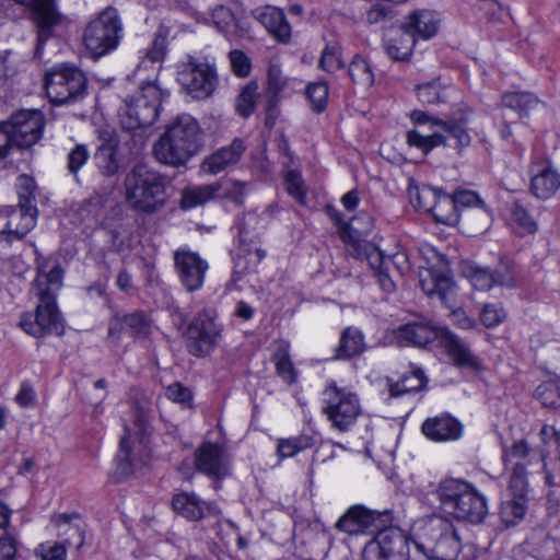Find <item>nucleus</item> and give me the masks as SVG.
<instances>
[{
	"mask_svg": "<svg viewBox=\"0 0 560 560\" xmlns=\"http://www.w3.org/2000/svg\"><path fill=\"white\" fill-rule=\"evenodd\" d=\"M63 271L56 261L46 260L38 265L32 292L38 299L36 313L25 315L21 320L23 330L36 338L47 334L61 335L63 324L56 304V295L62 285Z\"/></svg>",
	"mask_w": 560,
	"mask_h": 560,
	"instance_id": "1",
	"label": "nucleus"
},
{
	"mask_svg": "<svg viewBox=\"0 0 560 560\" xmlns=\"http://www.w3.org/2000/svg\"><path fill=\"white\" fill-rule=\"evenodd\" d=\"M201 147V129L190 115H180L167 126L154 143L155 159L171 166H182L194 156Z\"/></svg>",
	"mask_w": 560,
	"mask_h": 560,
	"instance_id": "2",
	"label": "nucleus"
},
{
	"mask_svg": "<svg viewBox=\"0 0 560 560\" xmlns=\"http://www.w3.org/2000/svg\"><path fill=\"white\" fill-rule=\"evenodd\" d=\"M413 541L418 550L436 560H453L458 553L459 541L453 524L432 515L417 521L412 527Z\"/></svg>",
	"mask_w": 560,
	"mask_h": 560,
	"instance_id": "3",
	"label": "nucleus"
},
{
	"mask_svg": "<svg viewBox=\"0 0 560 560\" xmlns=\"http://www.w3.org/2000/svg\"><path fill=\"white\" fill-rule=\"evenodd\" d=\"M126 201L130 208L154 213L165 205L163 176L143 164L136 165L125 179Z\"/></svg>",
	"mask_w": 560,
	"mask_h": 560,
	"instance_id": "4",
	"label": "nucleus"
},
{
	"mask_svg": "<svg viewBox=\"0 0 560 560\" xmlns=\"http://www.w3.org/2000/svg\"><path fill=\"white\" fill-rule=\"evenodd\" d=\"M168 96L156 83L148 82L140 90L122 100L119 108L121 126L127 130L152 125L158 116L162 101Z\"/></svg>",
	"mask_w": 560,
	"mask_h": 560,
	"instance_id": "5",
	"label": "nucleus"
},
{
	"mask_svg": "<svg viewBox=\"0 0 560 560\" xmlns=\"http://www.w3.org/2000/svg\"><path fill=\"white\" fill-rule=\"evenodd\" d=\"M126 434L120 440L119 451L115 458V471L113 478L119 481L132 472L137 460L143 462L148 457V438L151 427L143 411L135 412L132 424L125 425Z\"/></svg>",
	"mask_w": 560,
	"mask_h": 560,
	"instance_id": "6",
	"label": "nucleus"
},
{
	"mask_svg": "<svg viewBox=\"0 0 560 560\" xmlns=\"http://www.w3.org/2000/svg\"><path fill=\"white\" fill-rule=\"evenodd\" d=\"M121 33L117 11L106 8L84 27L82 44L92 58H100L118 46Z\"/></svg>",
	"mask_w": 560,
	"mask_h": 560,
	"instance_id": "7",
	"label": "nucleus"
},
{
	"mask_svg": "<svg viewBox=\"0 0 560 560\" xmlns=\"http://www.w3.org/2000/svg\"><path fill=\"white\" fill-rule=\"evenodd\" d=\"M373 229V218L368 213H362L352 218V257L357 260L368 262L377 278L383 291L390 293L395 290V283L383 270V254L371 242L363 240V236Z\"/></svg>",
	"mask_w": 560,
	"mask_h": 560,
	"instance_id": "8",
	"label": "nucleus"
},
{
	"mask_svg": "<svg viewBox=\"0 0 560 560\" xmlns=\"http://www.w3.org/2000/svg\"><path fill=\"white\" fill-rule=\"evenodd\" d=\"M177 81L194 98L210 96L218 86V74L213 59L189 56L177 67Z\"/></svg>",
	"mask_w": 560,
	"mask_h": 560,
	"instance_id": "9",
	"label": "nucleus"
},
{
	"mask_svg": "<svg viewBox=\"0 0 560 560\" xmlns=\"http://www.w3.org/2000/svg\"><path fill=\"white\" fill-rule=\"evenodd\" d=\"M86 83L82 70L75 66L61 63L46 73L45 91L51 103L65 104L82 97Z\"/></svg>",
	"mask_w": 560,
	"mask_h": 560,
	"instance_id": "10",
	"label": "nucleus"
},
{
	"mask_svg": "<svg viewBox=\"0 0 560 560\" xmlns=\"http://www.w3.org/2000/svg\"><path fill=\"white\" fill-rule=\"evenodd\" d=\"M408 540V536L399 527H385L364 546L361 559L409 560Z\"/></svg>",
	"mask_w": 560,
	"mask_h": 560,
	"instance_id": "11",
	"label": "nucleus"
},
{
	"mask_svg": "<svg viewBox=\"0 0 560 560\" xmlns=\"http://www.w3.org/2000/svg\"><path fill=\"white\" fill-rule=\"evenodd\" d=\"M442 508L459 520L481 523L488 514L487 499L480 492H439Z\"/></svg>",
	"mask_w": 560,
	"mask_h": 560,
	"instance_id": "12",
	"label": "nucleus"
},
{
	"mask_svg": "<svg viewBox=\"0 0 560 560\" xmlns=\"http://www.w3.org/2000/svg\"><path fill=\"white\" fill-rule=\"evenodd\" d=\"M186 336L191 354L202 357L212 351L221 336L214 313L208 310L200 312L189 324Z\"/></svg>",
	"mask_w": 560,
	"mask_h": 560,
	"instance_id": "13",
	"label": "nucleus"
},
{
	"mask_svg": "<svg viewBox=\"0 0 560 560\" xmlns=\"http://www.w3.org/2000/svg\"><path fill=\"white\" fill-rule=\"evenodd\" d=\"M16 3L31 9V19L37 30V54L44 44L55 35V28L62 22V15L57 11L55 0H14Z\"/></svg>",
	"mask_w": 560,
	"mask_h": 560,
	"instance_id": "14",
	"label": "nucleus"
},
{
	"mask_svg": "<svg viewBox=\"0 0 560 560\" xmlns=\"http://www.w3.org/2000/svg\"><path fill=\"white\" fill-rule=\"evenodd\" d=\"M44 128V117L39 110H21L11 117L8 135L11 143L27 148L36 143Z\"/></svg>",
	"mask_w": 560,
	"mask_h": 560,
	"instance_id": "15",
	"label": "nucleus"
},
{
	"mask_svg": "<svg viewBox=\"0 0 560 560\" xmlns=\"http://www.w3.org/2000/svg\"><path fill=\"white\" fill-rule=\"evenodd\" d=\"M175 269L187 291L199 290L205 281L209 265L199 254L189 249H178L174 254Z\"/></svg>",
	"mask_w": 560,
	"mask_h": 560,
	"instance_id": "16",
	"label": "nucleus"
},
{
	"mask_svg": "<svg viewBox=\"0 0 560 560\" xmlns=\"http://www.w3.org/2000/svg\"><path fill=\"white\" fill-rule=\"evenodd\" d=\"M443 327L428 319H419L400 325L393 330V337L399 346L424 348L433 341L440 342Z\"/></svg>",
	"mask_w": 560,
	"mask_h": 560,
	"instance_id": "17",
	"label": "nucleus"
},
{
	"mask_svg": "<svg viewBox=\"0 0 560 560\" xmlns=\"http://www.w3.org/2000/svg\"><path fill=\"white\" fill-rule=\"evenodd\" d=\"M198 470L213 479H223L230 475V456L221 444L203 443L195 454Z\"/></svg>",
	"mask_w": 560,
	"mask_h": 560,
	"instance_id": "18",
	"label": "nucleus"
},
{
	"mask_svg": "<svg viewBox=\"0 0 560 560\" xmlns=\"http://www.w3.org/2000/svg\"><path fill=\"white\" fill-rule=\"evenodd\" d=\"M530 192L540 200L550 199L560 189V174L550 161H535L529 166Z\"/></svg>",
	"mask_w": 560,
	"mask_h": 560,
	"instance_id": "19",
	"label": "nucleus"
},
{
	"mask_svg": "<svg viewBox=\"0 0 560 560\" xmlns=\"http://www.w3.org/2000/svg\"><path fill=\"white\" fill-rule=\"evenodd\" d=\"M5 229L0 231V244H11L22 240L36 224V206L20 205L8 211Z\"/></svg>",
	"mask_w": 560,
	"mask_h": 560,
	"instance_id": "20",
	"label": "nucleus"
},
{
	"mask_svg": "<svg viewBox=\"0 0 560 560\" xmlns=\"http://www.w3.org/2000/svg\"><path fill=\"white\" fill-rule=\"evenodd\" d=\"M420 287L429 295H436L448 307L455 305L456 290L448 271L428 268L420 271Z\"/></svg>",
	"mask_w": 560,
	"mask_h": 560,
	"instance_id": "21",
	"label": "nucleus"
},
{
	"mask_svg": "<svg viewBox=\"0 0 560 560\" xmlns=\"http://www.w3.org/2000/svg\"><path fill=\"white\" fill-rule=\"evenodd\" d=\"M98 141L94 162L104 176H113L119 170L117 149L119 140L115 131L103 129L98 131Z\"/></svg>",
	"mask_w": 560,
	"mask_h": 560,
	"instance_id": "22",
	"label": "nucleus"
},
{
	"mask_svg": "<svg viewBox=\"0 0 560 560\" xmlns=\"http://www.w3.org/2000/svg\"><path fill=\"white\" fill-rule=\"evenodd\" d=\"M245 149L244 141L236 138L229 145L208 155L201 163V171L210 175H217L238 163Z\"/></svg>",
	"mask_w": 560,
	"mask_h": 560,
	"instance_id": "23",
	"label": "nucleus"
},
{
	"mask_svg": "<svg viewBox=\"0 0 560 560\" xmlns=\"http://www.w3.org/2000/svg\"><path fill=\"white\" fill-rule=\"evenodd\" d=\"M439 345L456 366L474 371L481 369L479 360L472 354L469 347L448 329L444 328L442 330Z\"/></svg>",
	"mask_w": 560,
	"mask_h": 560,
	"instance_id": "24",
	"label": "nucleus"
},
{
	"mask_svg": "<svg viewBox=\"0 0 560 560\" xmlns=\"http://www.w3.org/2000/svg\"><path fill=\"white\" fill-rule=\"evenodd\" d=\"M324 395L327 404L324 411L328 419L338 430L347 431L350 427V400L348 396L335 386L326 388Z\"/></svg>",
	"mask_w": 560,
	"mask_h": 560,
	"instance_id": "25",
	"label": "nucleus"
},
{
	"mask_svg": "<svg viewBox=\"0 0 560 560\" xmlns=\"http://www.w3.org/2000/svg\"><path fill=\"white\" fill-rule=\"evenodd\" d=\"M176 514L188 521H198L207 513H218L219 510L202 501L195 492H177L172 500Z\"/></svg>",
	"mask_w": 560,
	"mask_h": 560,
	"instance_id": "26",
	"label": "nucleus"
},
{
	"mask_svg": "<svg viewBox=\"0 0 560 560\" xmlns=\"http://www.w3.org/2000/svg\"><path fill=\"white\" fill-rule=\"evenodd\" d=\"M257 21L280 42H288L291 36V26L285 20L284 13L281 9L265 5L257 8L254 12Z\"/></svg>",
	"mask_w": 560,
	"mask_h": 560,
	"instance_id": "27",
	"label": "nucleus"
},
{
	"mask_svg": "<svg viewBox=\"0 0 560 560\" xmlns=\"http://www.w3.org/2000/svg\"><path fill=\"white\" fill-rule=\"evenodd\" d=\"M389 521L390 515L388 512L381 513L362 506H352V535H376L386 527Z\"/></svg>",
	"mask_w": 560,
	"mask_h": 560,
	"instance_id": "28",
	"label": "nucleus"
},
{
	"mask_svg": "<svg viewBox=\"0 0 560 560\" xmlns=\"http://www.w3.org/2000/svg\"><path fill=\"white\" fill-rule=\"evenodd\" d=\"M462 431L460 423L450 416L427 419L422 424L424 435L438 442L457 440Z\"/></svg>",
	"mask_w": 560,
	"mask_h": 560,
	"instance_id": "29",
	"label": "nucleus"
},
{
	"mask_svg": "<svg viewBox=\"0 0 560 560\" xmlns=\"http://www.w3.org/2000/svg\"><path fill=\"white\" fill-rule=\"evenodd\" d=\"M51 524L57 529V535L63 538L66 545L77 541L78 548L84 544V532L81 526L80 516L77 513H61L54 515Z\"/></svg>",
	"mask_w": 560,
	"mask_h": 560,
	"instance_id": "30",
	"label": "nucleus"
},
{
	"mask_svg": "<svg viewBox=\"0 0 560 560\" xmlns=\"http://www.w3.org/2000/svg\"><path fill=\"white\" fill-rule=\"evenodd\" d=\"M265 256L266 253L260 247L259 242L250 240L247 243L246 233L242 231L240 234V247L235 258V267L240 272L255 270Z\"/></svg>",
	"mask_w": 560,
	"mask_h": 560,
	"instance_id": "31",
	"label": "nucleus"
},
{
	"mask_svg": "<svg viewBox=\"0 0 560 560\" xmlns=\"http://www.w3.org/2000/svg\"><path fill=\"white\" fill-rule=\"evenodd\" d=\"M471 109L467 106H459L447 120H435L436 124L447 131L457 141V148L463 149L470 143V136L465 126L469 122Z\"/></svg>",
	"mask_w": 560,
	"mask_h": 560,
	"instance_id": "32",
	"label": "nucleus"
},
{
	"mask_svg": "<svg viewBox=\"0 0 560 560\" xmlns=\"http://www.w3.org/2000/svg\"><path fill=\"white\" fill-rule=\"evenodd\" d=\"M166 35L163 32H158L155 34L151 47L147 49L143 58L136 68L133 77H139L141 79V72L144 68H147V63H151L150 77H158L162 68V62L166 56Z\"/></svg>",
	"mask_w": 560,
	"mask_h": 560,
	"instance_id": "33",
	"label": "nucleus"
},
{
	"mask_svg": "<svg viewBox=\"0 0 560 560\" xmlns=\"http://www.w3.org/2000/svg\"><path fill=\"white\" fill-rule=\"evenodd\" d=\"M406 31L413 33L423 39L434 36L439 28V21L433 12L428 10L415 11L408 15L406 22L401 25Z\"/></svg>",
	"mask_w": 560,
	"mask_h": 560,
	"instance_id": "34",
	"label": "nucleus"
},
{
	"mask_svg": "<svg viewBox=\"0 0 560 560\" xmlns=\"http://www.w3.org/2000/svg\"><path fill=\"white\" fill-rule=\"evenodd\" d=\"M527 511V498L523 492H508L500 505V518L505 526L520 523Z\"/></svg>",
	"mask_w": 560,
	"mask_h": 560,
	"instance_id": "35",
	"label": "nucleus"
},
{
	"mask_svg": "<svg viewBox=\"0 0 560 560\" xmlns=\"http://www.w3.org/2000/svg\"><path fill=\"white\" fill-rule=\"evenodd\" d=\"M416 38L413 33L406 31L402 26L393 31L387 37L385 48L390 58L395 60H407L415 48Z\"/></svg>",
	"mask_w": 560,
	"mask_h": 560,
	"instance_id": "36",
	"label": "nucleus"
},
{
	"mask_svg": "<svg viewBox=\"0 0 560 560\" xmlns=\"http://www.w3.org/2000/svg\"><path fill=\"white\" fill-rule=\"evenodd\" d=\"M222 184L214 182L208 185L192 186L183 189L180 207L184 210L192 209L212 200L221 190Z\"/></svg>",
	"mask_w": 560,
	"mask_h": 560,
	"instance_id": "37",
	"label": "nucleus"
},
{
	"mask_svg": "<svg viewBox=\"0 0 560 560\" xmlns=\"http://www.w3.org/2000/svg\"><path fill=\"white\" fill-rule=\"evenodd\" d=\"M541 104L530 92H508L502 95L501 105L515 110L521 117H527Z\"/></svg>",
	"mask_w": 560,
	"mask_h": 560,
	"instance_id": "38",
	"label": "nucleus"
},
{
	"mask_svg": "<svg viewBox=\"0 0 560 560\" xmlns=\"http://www.w3.org/2000/svg\"><path fill=\"white\" fill-rule=\"evenodd\" d=\"M431 214L435 222L445 225H455L459 221L457 203H455L453 196L443 192H441L436 199Z\"/></svg>",
	"mask_w": 560,
	"mask_h": 560,
	"instance_id": "39",
	"label": "nucleus"
},
{
	"mask_svg": "<svg viewBox=\"0 0 560 560\" xmlns=\"http://www.w3.org/2000/svg\"><path fill=\"white\" fill-rule=\"evenodd\" d=\"M467 277H468L470 283L477 290H489L494 284H500V285H513L514 284L513 278H511V277L506 278L501 275L494 276L488 269L480 268V267L470 268Z\"/></svg>",
	"mask_w": 560,
	"mask_h": 560,
	"instance_id": "40",
	"label": "nucleus"
},
{
	"mask_svg": "<svg viewBox=\"0 0 560 560\" xmlns=\"http://www.w3.org/2000/svg\"><path fill=\"white\" fill-rule=\"evenodd\" d=\"M276 372L288 385H293L298 380V371L290 359L289 345L281 343L272 357Z\"/></svg>",
	"mask_w": 560,
	"mask_h": 560,
	"instance_id": "41",
	"label": "nucleus"
},
{
	"mask_svg": "<svg viewBox=\"0 0 560 560\" xmlns=\"http://www.w3.org/2000/svg\"><path fill=\"white\" fill-rule=\"evenodd\" d=\"M410 202L419 210L429 212L434 209L436 199L441 191L430 186L409 187L408 190Z\"/></svg>",
	"mask_w": 560,
	"mask_h": 560,
	"instance_id": "42",
	"label": "nucleus"
},
{
	"mask_svg": "<svg viewBox=\"0 0 560 560\" xmlns=\"http://www.w3.org/2000/svg\"><path fill=\"white\" fill-rule=\"evenodd\" d=\"M406 139L410 147H416L423 153L430 152L435 147L446 144V138L441 133L433 132L424 136L415 129L407 132Z\"/></svg>",
	"mask_w": 560,
	"mask_h": 560,
	"instance_id": "43",
	"label": "nucleus"
},
{
	"mask_svg": "<svg viewBox=\"0 0 560 560\" xmlns=\"http://www.w3.org/2000/svg\"><path fill=\"white\" fill-rule=\"evenodd\" d=\"M511 220L520 234H533L538 229L535 219L529 214L527 209L518 202H514L511 206Z\"/></svg>",
	"mask_w": 560,
	"mask_h": 560,
	"instance_id": "44",
	"label": "nucleus"
},
{
	"mask_svg": "<svg viewBox=\"0 0 560 560\" xmlns=\"http://www.w3.org/2000/svg\"><path fill=\"white\" fill-rule=\"evenodd\" d=\"M425 377L421 370H416L410 376L402 377L399 382L389 385V395L398 397L402 394L421 389L425 385Z\"/></svg>",
	"mask_w": 560,
	"mask_h": 560,
	"instance_id": "45",
	"label": "nucleus"
},
{
	"mask_svg": "<svg viewBox=\"0 0 560 560\" xmlns=\"http://www.w3.org/2000/svg\"><path fill=\"white\" fill-rule=\"evenodd\" d=\"M258 98V83L256 81L248 82L236 100V110L243 117H248L255 110L256 101Z\"/></svg>",
	"mask_w": 560,
	"mask_h": 560,
	"instance_id": "46",
	"label": "nucleus"
},
{
	"mask_svg": "<svg viewBox=\"0 0 560 560\" xmlns=\"http://www.w3.org/2000/svg\"><path fill=\"white\" fill-rule=\"evenodd\" d=\"M547 535L544 533L532 534L521 546L524 560H544Z\"/></svg>",
	"mask_w": 560,
	"mask_h": 560,
	"instance_id": "47",
	"label": "nucleus"
},
{
	"mask_svg": "<svg viewBox=\"0 0 560 560\" xmlns=\"http://www.w3.org/2000/svg\"><path fill=\"white\" fill-rule=\"evenodd\" d=\"M536 397L546 408L560 407V381L549 380L536 388Z\"/></svg>",
	"mask_w": 560,
	"mask_h": 560,
	"instance_id": "48",
	"label": "nucleus"
},
{
	"mask_svg": "<svg viewBox=\"0 0 560 560\" xmlns=\"http://www.w3.org/2000/svg\"><path fill=\"white\" fill-rule=\"evenodd\" d=\"M126 331L136 338H145L151 331V323L143 313H131L122 316Z\"/></svg>",
	"mask_w": 560,
	"mask_h": 560,
	"instance_id": "49",
	"label": "nucleus"
},
{
	"mask_svg": "<svg viewBox=\"0 0 560 560\" xmlns=\"http://www.w3.org/2000/svg\"><path fill=\"white\" fill-rule=\"evenodd\" d=\"M313 440L307 435L279 440L277 453L280 458H288L296 455L299 452L312 447Z\"/></svg>",
	"mask_w": 560,
	"mask_h": 560,
	"instance_id": "50",
	"label": "nucleus"
},
{
	"mask_svg": "<svg viewBox=\"0 0 560 560\" xmlns=\"http://www.w3.org/2000/svg\"><path fill=\"white\" fill-rule=\"evenodd\" d=\"M222 184L223 197L241 207L249 191V184L237 179L219 180Z\"/></svg>",
	"mask_w": 560,
	"mask_h": 560,
	"instance_id": "51",
	"label": "nucleus"
},
{
	"mask_svg": "<svg viewBox=\"0 0 560 560\" xmlns=\"http://www.w3.org/2000/svg\"><path fill=\"white\" fill-rule=\"evenodd\" d=\"M288 78L283 75L279 65L270 62L267 77V93L270 102H276L279 94L285 89Z\"/></svg>",
	"mask_w": 560,
	"mask_h": 560,
	"instance_id": "52",
	"label": "nucleus"
},
{
	"mask_svg": "<svg viewBox=\"0 0 560 560\" xmlns=\"http://www.w3.org/2000/svg\"><path fill=\"white\" fill-rule=\"evenodd\" d=\"M419 101L425 105H434L445 101V94L438 81L417 85Z\"/></svg>",
	"mask_w": 560,
	"mask_h": 560,
	"instance_id": "53",
	"label": "nucleus"
},
{
	"mask_svg": "<svg viewBox=\"0 0 560 560\" xmlns=\"http://www.w3.org/2000/svg\"><path fill=\"white\" fill-rule=\"evenodd\" d=\"M373 82L374 77L369 65L360 57L352 59V83L360 90H365L372 86Z\"/></svg>",
	"mask_w": 560,
	"mask_h": 560,
	"instance_id": "54",
	"label": "nucleus"
},
{
	"mask_svg": "<svg viewBox=\"0 0 560 560\" xmlns=\"http://www.w3.org/2000/svg\"><path fill=\"white\" fill-rule=\"evenodd\" d=\"M306 95L314 112L320 113L325 109L328 98V88L325 83L316 82L308 84Z\"/></svg>",
	"mask_w": 560,
	"mask_h": 560,
	"instance_id": "55",
	"label": "nucleus"
},
{
	"mask_svg": "<svg viewBox=\"0 0 560 560\" xmlns=\"http://www.w3.org/2000/svg\"><path fill=\"white\" fill-rule=\"evenodd\" d=\"M340 52V46L337 43L328 44L322 52L319 67L327 72L340 69L342 66Z\"/></svg>",
	"mask_w": 560,
	"mask_h": 560,
	"instance_id": "56",
	"label": "nucleus"
},
{
	"mask_svg": "<svg viewBox=\"0 0 560 560\" xmlns=\"http://www.w3.org/2000/svg\"><path fill=\"white\" fill-rule=\"evenodd\" d=\"M284 183L288 194L295 198L299 202L304 203L305 187L301 173L295 170L288 171L284 176Z\"/></svg>",
	"mask_w": 560,
	"mask_h": 560,
	"instance_id": "57",
	"label": "nucleus"
},
{
	"mask_svg": "<svg viewBox=\"0 0 560 560\" xmlns=\"http://www.w3.org/2000/svg\"><path fill=\"white\" fill-rule=\"evenodd\" d=\"M90 158V151L85 144H75L67 158V168L69 173L77 175L79 170L86 163Z\"/></svg>",
	"mask_w": 560,
	"mask_h": 560,
	"instance_id": "58",
	"label": "nucleus"
},
{
	"mask_svg": "<svg viewBox=\"0 0 560 560\" xmlns=\"http://www.w3.org/2000/svg\"><path fill=\"white\" fill-rule=\"evenodd\" d=\"M67 547L65 542L47 541L38 546L36 556L42 560H65Z\"/></svg>",
	"mask_w": 560,
	"mask_h": 560,
	"instance_id": "59",
	"label": "nucleus"
},
{
	"mask_svg": "<svg viewBox=\"0 0 560 560\" xmlns=\"http://www.w3.org/2000/svg\"><path fill=\"white\" fill-rule=\"evenodd\" d=\"M35 182L27 175L18 178L19 203L23 206H35Z\"/></svg>",
	"mask_w": 560,
	"mask_h": 560,
	"instance_id": "60",
	"label": "nucleus"
},
{
	"mask_svg": "<svg viewBox=\"0 0 560 560\" xmlns=\"http://www.w3.org/2000/svg\"><path fill=\"white\" fill-rule=\"evenodd\" d=\"M232 71L235 75L245 78L250 72V60L249 58L238 49L232 50L229 54Z\"/></svg>",
	"mask_w": 560,
	"mask_h": 560,
	"instance_id": "61",
	"label": "nucleus"
},
{
	"mask_svg": "<svg viewBox=\"0 0 560 560\" xmlns=\"http://www.w3.org/2000/svg\"><path fill=\"white\" fill-rule=\"evenodd\" d=\"M211 18L215 28L222 33H226L234 25L233 13L223 5L217 7Z\"/></svg>",
	"mask_w": 560,
	"mask_h": 560,
	"instance_id": "62",
	"label": "nucleus"
},
{
	"mask_svg": "<svg viewBox=\"0 0 560 560\" xmlns=\"http://www.w3.org/2000/svg\"><path fill=\"white\" fill-rule=\"evenodd\" d=\"M480 317L485 326L494 327L504 320L506 313L500 305L487 304L482 308Z\"/></svg>",
	"mask_w": 560,
	"mask_h": 560,
	"instance_id": "63",
	"label": "nucleus"
},
{
	"mask_svg": "<svg viewBox=\"0 0 560 560\" xmlns=\"http://www.w3.org/2000/svg\"><path fill=\"white\" fill-rule=\"evenodd\" d=\"M165 395L168 399L182 404L185 407H190L192 394L188 387L180 383H174L166 388Z\"/></svg>",
	"mask_w": 560,
	"mask_h": 560,
	"instance_id": "64",
	"label": "nucleus"
}]
</instances>
